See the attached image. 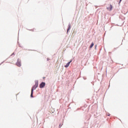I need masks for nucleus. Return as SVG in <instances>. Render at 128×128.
Here are the masks:
<instances>
[{"mask_svg": "<svg viewBox=\"0 0 128 128\" xmlns=\"http://www.w3.org/2000/svg\"><path fill=\"white\" fill-rule=\"evenodd\" d=\"M38 82L36 81L35 82V85L34 86H33L32 88H33V91H34V90H36V88H38Z\"/></svg>", "mask_w": 128, "mask_h": 128, "instance_id": "1", "label": "nucleus"}, {"mask_svg": "<svg viewBox=\"0 0 128 128\" xmlns=\"http://www.w3.org/2000/svg\"><path fill=\"white\" fill-rule=\"evenodd\" d=\"M46 86V83L42 82L40 84V88H44Z\"/></svg>", "mask_w": 128, "mask_h": 128, "instance_id": "2", "label": "nucleus"}, {"mask_svg": "<svg viewBox=\"0 0 128 128\" xmlns=\"http://www.w3.org/2000/svg\"><path fill=\"white\" fill-rule=\"evenodd\" d=\"M72 62V60H70L68 63L66 64V65L64 66V68H68L70 66V62Z\"/></svg>", "mask_w": 128, "mask_h": 128, "instance_id": "3", "label": "nucleus"}, {"mask_svg": "<svg viewBox=\"0 0 128 128\" xmlns=\"http://www.w3.org/2000/svg\"><path fill=\"white\" fill-rule=\"evenodd\" d=\"M16 66H22V64H20V62L18 61L16 63Z\"/></svg>", "mask_w": 128, "mask_h": 128, "instance_id": "4", "label": "nucleus"}, {"mask_svg": "<svg viewBox=\"0 0 128 128\" xmlns=\"http://www.w3.org/2000/svg\"><path fill=\"white\" fill-rule=\"evenodd\" d=\"M32 94H34V88H32V90H31V94H30L31 98H34V96H32Z\"/></svg>", "mask_w": 128, "mask_h": 128, "instance_id": "5", "label": "nucleus"}, {"mask_svg": "<svg viewBox=\"0 0 128 128\" xmlns=\"http://www.w3.org/2000/svg\"><path fill=\"white\" fill-rule=\"evenodd\" d=\"M107 10H112V6L110 4V8H108Z\"/></svg>", "mask_w": 128, "mask_h": 128, "instance_id": "6", "label": "nucleus"}, {"mask_svg": "<svg viewBox=\"0 0 128 128\" xmlns=\"http://www.w3.org/2000/svg\"><path fill=\"white\" fill-rule=\"evenodd\" d=\"M70 30V24H69L68 25V28L67 30V32H68V30Z\"/></svg>", "mask_w": 128, "mask_h": 128, "instance_id": "7", "label": "nucleus"}, {"mask_svg": "<svg viewBox=\"0 0 128 128\" xmlns=\"http://www.w3.org/2000/svg\"><path fill=\"white\" fill-rule=\"evenodd\" d=\"M94 46V42H92L90 46V48H92V46Z\"/></svg>", "mask_w": 128, "mask_h": 128, "instance_id": "8", "label": "nucleus"}, {"mask_svg": "<svg viewBox=\"0 0 128 128\" xmlns=\"http://www.w3.org/2000/svg\"><path fill=\"white\" fill-rule=\"evenodd\" d=\"M120 2H122V0H120Z\"/></svg>", "mask_w": 128, "mask_h": 128, "instance_id": "9", "label": "nucleus"}]
</instances>
